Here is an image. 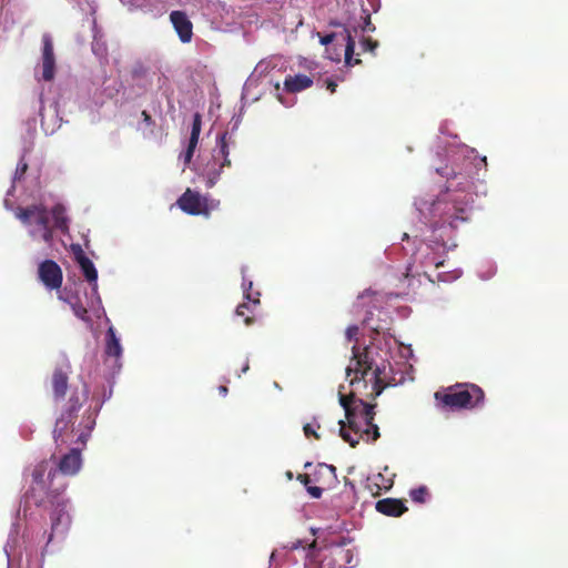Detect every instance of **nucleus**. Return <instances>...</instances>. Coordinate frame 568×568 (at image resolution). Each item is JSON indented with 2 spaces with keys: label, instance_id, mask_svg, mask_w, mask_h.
<instances>
[{
  "label": "nucleus",
  "instance_id": "nucleus-27",
  "mask_svg": "<svg viewBox=\"0 0 568 568\" xmlns=\"http://www.w3.org/2000/svg\"><path fill=\"white\" fill-rule=\"evenodd\" d=\"M149 74V68L142 63L136 62L131 70V75L133 79H144Z\"/></svg>",
  "mask_w": 568,
  "mask_h": 568
},
{
  "label": "nucleus",
  "instance_id": "nucleus-8",
  "mask_svg": "<svg viewBox=\"0 0 568 568\" xmlns=\"http://www.w3.org/2000/svg\"><path fill=\"white\" fill-rule=\"evenodd\" d=\"M38 276L41 283L50 291L59 290L63 282L62 270L53 260H45L39 264Z\"/></svg>",
  "mask_w": 568,
  "mask_h": 568
},
{
  "label": "nucleus",
  "instance_id": "nucleus-4",
  "mask_svg": "<svg viewBox=\"0 0 568 568\" xmlns=\"http://www.w3.org/2000/svg\"><path fill=\"white\" fill-rule=\"evenodd\" d=\"M176 204L189 215H203L209 217L212 211L219 209L220 201L206 195H201L197 191H193L187 187L178 199Z\"/></svg>",
  "mask_w": 568,
  "mask_h": 568
},
{
  "label": "nucleus",
  "instance_id": "nucleus-43",
  "mask_svg": "<svg viewBox=\"0 0 568 568\" xmlns=\"http://www.w3.org/2000/svg\"><path fill=\"white\" fill-rule=\"evenodd\" d=\"M219 392H220V394H221V395L225 396V395L227 394L229 389H227V387H226V386L221 385V386L219 387Z\"/></svg>",
  "mask_w": 568,
  "mask_h": 568
},
{
  "label": "nucleus",
  "instance_id": "nucleus-11",
  "mask_svg": "<svg viewBox=\"0 0 568 568\" xmlns=\"http://www.w3.org/2000/svg\"><path fill=\"white\" fill-rule=\"evenodd\" d=\"M42 43V79L44 81H51L53 80L55 72V58L51 37L49 34H43Z\"/></svg>",
  "mask_w": 568,
  "mask_h": 568
},
{
  "label": "nucleus",
  "instance_id": "nucleus-42",
  "mask_svg": "<svg viewBox=\"0 0 568 568\" xmlns=\"http://www.w3.org/2000/svg\"><path fill=\"white\" fill-rule=\"evenodd\" d=\"M55 475H57L55 470H50L48 473V479L50 480V486L52 485V481H53V478L55 477Z\"/></svg>",
  "mask_w": 568,
  "mask_h": 568
},
{
  "label": "nucleus",
  "instance_id": "nucleus-21",
  "mask_svg": "<svg viewBox=\"0 0 568 568\" xmlns=\"http://www.w3.org/2000/svg\"><path fill=\"white\" fill-rule=\"evenodd\" d=\"M430 245L425 244L424 247H419L418 252H425V258L420 263L425 266H434L436 270L444 265V260L438 257L435 253H429Z\"/></svg>",
  "mask_w": 568,
  "mask_h": 568
},
{
  "label": "nucleus",
  "instance_id": "nucleus-23",
  "mask_svg": "<svg viewBox=\"0 0 568 568\" xmlns=\"http://www.w3.org/2000/svg\"><path fill=\"white\" fill-rule=\"evenodd\" d=\"M68 302L73 311V314L78 318L82 320L83 322H90V317L88 315V310L78 297L75 298V301H68Z\"/></svg>",
  "mask_w": 568,
  "mask_h": 568
},
{
  "label": "nucleus",
  "instance_id": "nucleus-12",
  "mask_svg": "<svg viewBox=\"0 0 568 568\" xmlns=\"http://www.w3.org/2000/svg\"><path fill=\"white\" fill-rule=\"evenodd\" d=\"M170 20L179 34L182 42L187 43L191 41L193 36V24L183 11H172Z\"/></svg>",
  "mask_w": 568,
  "mask_h": 568
},
{
  "label": "nucleus",
  "instance_id": "nucleus-34",
  "mask_svg": "<svg viewBox=\"0 0 568 568\" xmlns=\"http://www.w3.org/2000/svg\"><path fill=\"white\" fill-rule=\"evenodd\" d=\"M358 332H359V328L357 325L348 326L345 332V336H346L347 341L351 342L353 339H357Z\"/></svg>",
  "mask_w": 568,
  "mask_h": 568
},
{
  "label": "nucleus",
  "instance_id": "nucleus-9",
  "mask_svg": "<svg viewBox=\"0 0 568 568\" xmlns=\"http://www.w3.org/2000/svg\"><path fill=\"white\" fill-rule=\"evenodd\" d=\"M230 143H231V136L227 131H224L223 133H221L219 135V139H217L219 155H221L223 158V162L220 164L219 170H209L207 171L206 185L209 187H213L216 184L217 180L220 179L222 169L224 166H231V160L229 159Z\"/></svg>",
  "mask_w": 568,
  "mask_h": 568
},
{
  "label": "nucleus",
  "instance_id": "nucleus-39",
  "mask_svg": "<svg viewBox=\"0 0 568 568\" xmlns=\"http://www.w3.org/2000/svg\"><path fill=\"white\" fill-rule=\"evenodd\" d=\"M27 169H28V164L26 162L19 163L17 171H16V175H19V178H20L21 175H23L26 173Z\"/></svg>",
  "mask_w": 568,
  "mask_h": 568
},
{
  "label": "nucleus",
  "instance_id": "nucleus-13",
  "mask_svg": "<svg viewBox=\"0 0 568 568\" xmlns=\"http://www.w3.org/2000/svg\"><path fill=\"white\" fill-rule=\"evenodd\" d=\"M81 448L73 447L70 452L63 455L58 464V469L63 475H75L81 468Z\"/></svg>",
  "mask_w": 568,
  "mask_h": 568
},
{
  "label": "nucleus",
  "instance_id": "nucleus-5",
  "mask_svg": "<svg viewBox=\"0 0 568 568\" xmlns=\"http://www.w3.org/2000/svg\"><path fill=\"white\" fill-rule=\"evenodd\" d=\"M16 216L26 225L36 223L40 231L41 237L45 243L53 240V227L50 225L49 211L42 204H32L27 207H18Z\"/></svg>",
  "mask_w": 568,
  "mask_h": 568
},
{
  "label": "nucleus",
  "instance_id": "nucleus-6",
  "mask_svg": "<svg viewBox=\"0 0 568 568\" xmlns=\"http://www.w3.org/2000/svg\"><path fill=\"white\" fill-rule=\"evenodd\" d=\"M64 490V486L60 488H55V490H50L47 493L45 505L43 507H48L50 505L53 507V511L50 515L51 518V534L49 537V541H51L52 536L54 534H59L64 531L70 523L69 515L65 510L67 503L61 497V494Z\"/></svg>",
  "mask_w": 568,
  "mask_h": 568
},
{
  "label": "nucleus",
  "instance_id": "nucleus-44",
  "mask_svg": "<svg viewBox=\"0 0 568 568\" xmlns=\"http://www.w3.org/2000/svg\"><path fill=\"white\" fill-rule=\"evenodd\" d=\"M248 368H250V365H248V362L246 361L244 366L242 367V372L246 373L248 371Z\"/></svg>",
  "mask_w": 568,
  "mask_h": 568
},
{
  "label": "nucleus",
  "instance_id": "nucleus-7",
  "mask_svg": "<svg viewBox=\"0 0 568 568\" xmlns=\"http://www.w3.org/2000/svg\"><path fill=\"white\" fill-rule=\"evenodd\" d=\"M48 470V463L45 460L36 465L32 470V486L29 490L31 497L37 506L45 505L47 493L52 490L51 487H47L44 476Z\"/></svg>",
  "mask_w": 568,
  "mask_h": 568
},
{
  "label": "nucleus",
  "instance_id": "nucleus-29",
  "mask_svg": "<svg viewBox=\"0 0 568 568\" xmlns=\"http://www.w3.org/2000/svg\"><path fill=\"white\" fill-rule=\"evenodd\" d=\"M409 495L414 501L423 504L426 500L428 490L425 486H420L418 488L412 489Z\"/></svg>",
  "mask_w": 568,
  "mask_h": 568
},
{
  "label": "nucleus",
  "instance_id": "nucleus-22",
  "mask_svg": "<svg viewBox=\"0 0 568 568\" xmlns=\"http://www.w3.org/2000/svg\"><path fill=\"white\" fill-rule=\"evenodd\" d=\"M252 307H254L253 304L247 302L240 304L235 311L237 316L244 317V323L247 326L252 325L255 321Z\"/></svg>",
  "mask_w": 568,
  "mask_h": 568
},
{
  "label": "nucleus",
  "instance_id": "nucleus-37",
  "mask_svg": "<svg viewBox=\"0 0 568 568\" xmlns=\"http://www.w3.org/2000/svg\"><path fill=\"white\" fill-rule=\"evenodd\" d=\"M335 38H336L335 33L326 34V36L321 38V43L324 44V45H327V44L332 43Z\"/></svg>",
  "mask_w": 568,
  "mask_h": 568
},
{
  "label": "nucleus",
  "instance_id": "nucleus-35",
  "mask_svg": "<svg viewBox=\"0 0 568 568\" xmlns=\"http://www.w3.org/2000/svg\"><path fill=\"white\" fill-rule=\"evenodd\" d=\"M307 493L313 497V498H321L322 494H323V489L321 487H317V486H307Z\"/></svg>",
  "mask_w": 568,
  "mask_h": 568
},
{
  "label": "nucleus",
  "instance_id": "nucleus-47",
  "mask_svg": "<svg viewBox=\"0 0 568 568\" xmlns=\"http://www.w3.org/2000/svg\"><path fill=\"white\" fill-rule=\"evenodd\" d=\"M311 465H312V463H306L304 467L307 468Z\"/></svg>",
  "mask_w": 568,
  "mask_h": 568
},
{
  "label": "nucleus",
  "instance_id": "nucleus-3",
  "mask_svg": "<svg viewBox=\"0 0 568 568\" xmlns=\"http://www.w3.org/2000/svg\"><path fill=\"white\" fill-rule=\"evenodd\" d=\"M88 399V389L84 388L81 393L73 392L68 400L67 408L62 412L61 416L57 419L53 429V438L55 444L62 445L69 442L68 432L77 417V412L82 407L83 403Z\"/></svg>",
  "mask_w": 568,
  "mask_h": 568
},
{
  "label": "nucleus",
  "instance_id": "nucleus-38",
  "mask_svg": "<svg viewBox=\"0 0 568 568\" xmlns=\"http://www.w3.org/2000/svg\"><path fill=\"white\" fill-rule=\"evenodd\" d=\"M142 118H143V122L148 126H153L154 125L153 119L151 118V115L146 111H142Z\"/></svg>",
  "mask_w": 568,
  "mask_h": 568
},
{
  "label": "nucleus",
  "instance_id": "nucleus-36",
  "mask_svg": "<svg viewBox=\"0 0 568 568\" xmlns=\"http://www.w3.org/2000/svg\"><path fill=\"white\" fill-rule=\"evenodd\" d=\"M297 480H300L306 488L311 486V476L308 474H298Z\"/></svg>",
  "mask_w": 568,
  "mask_h": 568
},
{
  "label": "nucleus",
  "instance_id": "nucleus-14",
  "mask_svg": "<svg viewBox=\"0 0 568 568\" xmlns=\"http://www.w3.org/2000/svg\"><path fill=\"white\" fill-rule=\"evenodd\" d=\"M69 365L55 367L51 377V387L55 400L63 399L69 385Z\"/></svg>",
  "mask_w": 568,
  "mask_h": 568
},
{
  "label": "nucleus",
  "instance_id": "nucleus-25",
  "mask_svg": "<svg viewBox=\"0 0 568 568\" xmlns=\"http://www.w3.org/2000/svg\"><path fill=\"white\" fill-rule=\"evenodd\" d=\"M202 129V116L200 113L193 115L192 129L189 142L199 143L200 133Z\"/></svg>",
  "mask_w": 568,
  "mask_h": 568
},
{
  "label": "nucleus",
  "instance_id": "nucleus-16",
  "mask_svg": "<svg viewBox=\"0 0 568 568\" xmlns=\"http://www.w3.org/2000/svg\"><path fill=\"white\" fill-rule=\"evenodd\" d=\"M93 424L94 422L90 420V417H88L87 424L83 427L81 424L75 427L73 423L68 432L69 442L67 444H81V446H85Z\"/></svg>",
  "mask_w": 568,
  "mask_h": 568
},
{
  "label": "nucleus",
  "instance_id": "nucleus-17",
  "mask_svg": "<svg viewBox=\"0 0 568 568\" xmlns=\"http://www.w3.org/2000/svg\"><path fill=\"white\" fill-rule=\"evenodd\" d=\"M313 85V79L306 74L287 75L284 81V89L288 93H297Z\"/></svg>",
  "mask_w": 568,
  "mask_h": 568
},
{
  "label": "nucleus",
  "instance_id": "nucleus-1",
  "mask_svg": "<svg viewBox=\"0 0 568 568\" xmlns=\"http://www.w3.org/2000/svg\"><path fill=\"white\" fill-rule=\"evenodd\" d=\"M377 355L372 345L363 349L354 345L352 347L354 364L346 367V376L353 389L348 395L339 392V404L345 410L346 420H338V425L339 436L352 447H356L364 436L372 442L381 436L378 426L374 424L375 405L357 397L359 395L375 399L390 385V382L386 381L385 361L378 363Z\"/></svg>",
  "mask_w": 568,
  "mask_h": 568
},
{
  "label": "nucleus",
  "instance_id": "nucleus-40",
  "mask_svg": "<svg viewBox=\"0 0 568 568\" xmlns=\"http://www.w3.org/2000/svg\"><path fill=\"white\" fill-rule=\"evenodd\" d=\"M326 88L331 93H334L336 91L337 84L335 81L327 79L326 80Z\"/></svg>",
  "mask_w": 568,
  "mask_h": 568
},
{
  "label": "nucleus",
  "instance_id": "nucleus-45",
  "mask_svg": "<svg viewBox=\"0 0 568 568\" xmlns=\"http://www.w3.org/2000/svg\"><path fill=\"white\" fill-rule=\"evenodd\" d=\"M406 239H408V235H407V233H404L403 240H406Z\"/></svg>",
  "mask_w": 568,
  "mask_h": 568
},
{
  "label": "nucleus",
  "instance_id": "nucleus-20",
  "mask_svg": "<svg viewBox=\"0 0 568 568\" xmlns=\"http://www.w3.org/2000/svg\"><path fill=\"white\" fill-rule=\"evenodd\" d=\"M344 40L346 41V47H345V63L347 65H354V64H357L361 62L359 59H353V55H354V50H355V40H354V37L352 34V31L348 29V28H345L344 29V36H343Z\"/></svg>",
  "mask_w": 568,
  "mask_h": 568
},
{
  "label": "nucleus",
  "instance_id": "nucleus-30",
  "mask_svg": "<svg viewBox=\"0 0 568 568\" xmlns=\"http://www.w3.org/2000/svg\"><path fill=\"white\" fill-rule=\"evenodd\" d=\"M363 24L361 26L363 31H371L373 32L375 30V26L372 23L371 14L367 9H363Z\"/></svg>",
  "mask_w": 568,
  "mask_h": 568
},
{
  "label": "nucleus",
  "instance_id": "nucleus-10",
  "mask_svg": "<svg viewBox=\"0 0 568 568\" xmlns=\"http://www.w3.org/2000/svg\"><path fill=\"white\" fill-rule=\"evenodd\" d=\"M71 252L85 280L97 287L98 271L93 262L85 255L80 244H71Z\"/></svg>",
  "mask_w": 568,
  "mask_h": 568
},
{
  "label": "nucleus",
  "instance_id": "nucleus-19",
  "mask_svg": "<svg viewBox=\"0 0 568 568\" xmlns=\"http://www.w3.org/2000/svg\"><path fill=\"white\" fill-rule=\"evenodd\" d=\"M105 353L108 356H113L116 358L122 354V347L113 327H110L106 332Z\"/></svg>",
  "mask_w": 568,
  "mask_h": 568
},
{
  "label": "nucleus",
  "instance_id": "nucleus-28",
  "mask_svg": "<svg viewBox=\"0 0 568 568\" xmlns=\"http://www.w3.org/2000/svg\"><path fill=\"white\" fill-rule=\"evenodd\" d=\"M335 556H337L341 560H343L345 566H352L353 562V551L351 549H343L338 546L335 549Z\"/></svg>",
  "mask_w": 568,
  "mask_h": 568
},
{
  "label": "nucleus",
  "instance_id": "nucleus-15",
  "mask_svg": "<svg viewBox=\"0 0 568 568\" xmlns=\"http://www.w3.org/2000/svg\"><path fill=\"white\" fill-rule=\"evenodd\" d=\"M376 510L385 516L399 517L407 511L402 499L384 498L376 503Z\"/></svg>",
  "mask_w": 568,
  "mask_h": 568
},
{
  "label": "nucleus",
  "instance_id": "nucleus-2",
  "mask_svg": "<svg viewBox=\"0 0 568 568\" xmlns=\"http://www.w3.org/2000/svg\"><path fill=\"white\" fill-rule=\"evenodd\" d=\"M435 399L443 409H473L483 405L484 390L476 384H456L447 388L446 393L436 392Z\"/></svg>",
  "mask_w": 568,
  "mask_h": 568
},
{
  "label": "nucleus",
  "instance_id": "nucleus-26",
  "mask_svg": "<svg viewBox=\"0 0 568 568\" xmlns=\"http://www.w3.org/2000/svg\"><path fill=\"white\" fill-rule=\"evenodd\" d=\"M327 475L332 479L336 478V467L327 464H318L315 470V476Z\"/></svg>",
  "mask_w": 568,
  "mask_h": 568
},
{
  "label": "nucleus",
  "instance_id": "nucleus-33",
  "mask_svg": "<svg viewBox=\"0 0 568 568\" xmlns=\"http://www.w3.org/2000/svg\"><path fill=\"white\" fill-rule=\"evenodd\" d=\"M316 428H320L318 424L316 425ZM303 430H304V434H305L306 437L313 436L315 439H320L321 438V436L316 432L315 426L313 424L304 425Z\"/></svg>",
  "mask_w": 568,
  "mask_h": 568
},
{
  "label": "nucleus",
  "instance_id": "nucleus-46",
  "mask_svg": "<svg viewBox=\"0 0 568 568\" xmlns=\"http://www.w3.org/2000/svg\"><path fill=\"white\" fill-rule=\"evenodd\" d=\"M410 267L407 268V273H406V276H409V272H410Z\"/></svg>",
  "mask_w": 568,
  "mask_h": 568
},
{
  "label": "nucleus",
  "instance_id": "nucleus-24",
  "mask_svg": "<svg viewBox=\"0 0 568 568\" xmlns=\"http://www.w3.org/2000/svg\"><path fill=\"white\" fill-rule=\"evenodd\" d=\"M242 286H243L245 300H247V302L252 303L254 307L260 305V293L258 292H256L254 294L252 293L253 283L251 281L244 280Z\"/></svg>",
  "mask_w": 568,
  "mask_h": 568
},
{
  "label": "nucleus",
  "instance_id": "nucleus-32",
  "mask_svg": "<svg viewBox=\"0 0 568 568\" xmlns=\"http://www.w3.org/2000/svg\"><path fill=\"white\" fill-rule=\"evenodd\" d=\"M361 44L364 51H369L372 53H374L375 49L378 47V42L372 38H363Z\"/></svg>",
  "mask_w": 568,
  "mask_h": 568
},
{
  "label": "nucleus",
  "instance_id": "nucleus-18",
  "mask_svg": "<svg viewBox=\"0 0 568 568\" xmlns=\"http://www.w3.org/2000/svg\"><path fill=\"white\" fill-rule=\"evenodd\" d=\"M53 219V229L60 230L62 233L69 231V217L67 215V209L64 205L58 203L52 206L50 211Z\"/></svg>",
  "mask_w": 568,
  "mask_h": 568
},
{
  "label": "nucleus",
  "instance_id": "nucleus-31",
  "mask_svg": "<svg viewBox=\"0 0 568 568\" xmlns=\"http://www.w3.org/2000/svg\"><path fill=\"white\" fill-rule=\"evenodd\" d=\"M196 146H197L196 143H193V142H189L187 143V148H186V150L183 153V160H184V164L185 165L191 163Z\"/></svg>",
  "mask_w": 568,
  "mask_h": 568
},
{
  "label": "nucleus",
  "instance_id": "nucleus-41",
  "mask_svg": "<svg viewBox=\"0 0 568 568\" xmlns=\"http://www.w3.org/2000/svg\"><path fill=\"white\" fill-rule=\"evenodd\" d=\"M457 220L465 221V217L456 215L455 217H452L449 220V225L453 226V227H456L457 226V224H456Z\"/></svg>",
  "mask_w": 568,
  "mask_h": 568
}]
</instances>
